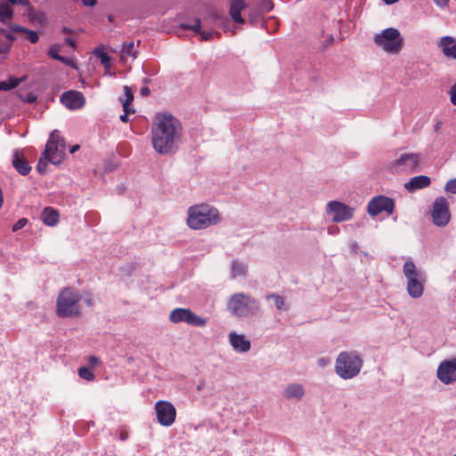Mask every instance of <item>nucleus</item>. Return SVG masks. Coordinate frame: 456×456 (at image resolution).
Here are the masks:
<instances>
[{
	"instance_id": "44",
	"label": "nucleus",
	"mask_w": 456,
	"mask_h": 456,
	"mask_svg": "<svg viewBox=\"0 0 456 456\" xmlns=\"http://www.w3.org/2000/svg\"><path fill=\"white\" fill-rule=\"evenodd\" d=\"M124 112H125V113H124V114H122V115L120 116V120H121L122 122H124V123H126V122L128 121L127 115H128L129 113H126V111H124Z\"/></svg>"
},
{
	"instance_id": "41",
	"label": "nucleus",
	"mask_w": 456,
	"mask_h": 456,
	"mask_svg": "<svg viewBox=\"0 0 456 456\" xmlns=\"http://www.w3.org/2000/svg\"><path fill=\"white\" fill-rule=\"evenodd\" d=\"M88 362H89L90 365L95 366V365H97L99 363V359H98V357H96L94 355H91L88 358Z\"/></svg>"
},
{
	"instance_id": "3",
	"label": "nucleus",
	"mask_w": 456,
	"mask_h": 456,
	"mask_svg": "<svg viewBox=\"0 0 456 456\" xmlns=\"http://www.w3.org/2000/svg\"><path fill=\"white\" fill-rule=\"evenodd\" d=\"M363 362L355 351H343L338 354L335 362V371L343 379L356 377L362 367Z\"/></svg>"
},
{
	"instance_id": "56",
	"label": "nucleus",
	"mask_w": 456,
	"mask_h": 456,
	"mask_svg": "<svg viewBox=\"0 0 456 456\" xmlns=\"http://www.w3.org/2000/svg\"><path fill=\"white\" fill-rule=\"evenodd\" d=\"M453 456H456V453Z\"/></svg>"
},
{
	"instance_id": "54",
	"label": "nucleus",
	"mask_w": 456,
	"mask_h": 456,
	"mask_svg": "<svg viewBox=\"0 0 456 456\" xmlns=\"http://www.w3.org/2000/svg\"><path fill=\"white\" fill-rule=\"evenodd\" d=\"M329 232H334V230L329 229Z\"/></svg>"
},
{
	"instance_id": "10",
	"label": "nucleus",
	"mask_w": 456,
	"mask_h": 456,
	"mask_svg": "<svg viewBox=\"0 0 456 456\" xmlns=\"http://www.w3.org/2000/svg\"><path fill=\"white\" fill-rule=\"evenodd\" d=\"M158 422L163 427L172 426L176 419V410L172 403L165 400L156 402L154 405Z\"/></svg>"
},
{
	"instance_id": "18",
	"label": "nucleus",
	"mask_w": 456,
	"mask_h": 456,
	"mask_svg": "<svg viewBox=\"0 0 456 456\" xmlns=\"http://www.w3.org/2000/svg\"><path fill=\"white\" fill-rule=\"evenodd\" d=\"M431 180L427 175H417L411 177L407 183L404 184V188L410 191L413 192L417 190L427 188L430 185Z\"/></svg>"
},
{
	"instance_id": "35",
	"label": "nucleus",
	"mask_w": 456,
	"mask_h": 456,
	"mask_svg": "<svg viewBox=\"0 0 456 456\" xmlns=\"http://www.w3.org/2000/svg\"><path fill=\"white\" fill-rule=\"evenodd\" d=\"M444 191L447 193L456 194V178L451 179L446 183Z\"/></svg>"
},
{
	"instance_id": "33",
	"label": "nucleus",
	"mask_w": 456,
	"mask_h": 456,
	"mask_svg": "<svg viewBox=\"0 0 456 456\" xmlns=\"http://www.w3.org/2000/svg\"><path fill=\"white\" fill-rule=\"evenodd\" d=\"M78 375L80 378L91 381L94 379V373L86 367H81L78 369Z\"/></svg>"
},
{
	"instance_id": "30",
	"label": "nucleus",
	"mask_w": 456,
	"mask_h": 456,
	"mask_svg": "<svg viewBox=\"0 0 456 456\" xmlns=\"http://www.w3.org/2000/svg\"><path fill=\"white\" fill-rule=\"evenodd\" d=\"M94 53L100 59L102 64L106 69H110V67H111V57L107 53L103 52L102 50H100V49L96 48L94 50Z\"/></svg>"
},
{
	"instance_id": "40",
	"label": "nucleus",
	"mask_w": 456,
	"mask_h": 456,
	"mask_svg": "<svg viewBox=\"0 0 456 456\" xmlns=\"http://www.w3.org/2000/svg\"><path fill=\"white\" fill-rule=\"evenodd\" d=\"M46 167V163L45 162H43L42 159H40L38 164H37V170L39 173H44L45 172V168Z\"/></svg>"
},
{
	"instance_id": "53",
	"label": "nucleus",
	"mask_w": 456,
	"mask_h": 456,
	"mask_svg": "<svg viewBox=\"0 0 456 456\" xmlns=\"http://www.w3.org/2000/svg\"><path fill=\"white\" fill-rule=\"evenodd\" d=\"M120 437H121V439H123V440H124V439H126V435H121V436H120Z\"/></svg>"
},
{
	"instance_id": "29",
	"label": "nucleus",
	"mask_w": 456,
	"mask_h": 456,
	"mask_svg": "<svg viewBox=\"0 0 456 456\" xmlns=\"http://www.w3.org/2000/svg\"><path fill=\"white\" fill-rule=\"evenodd\" d=\"M12 29L13 31H19V32L26 33L28 40H29L33 44L37 43L38 41V35L34 30H30V29H28L26 28H23V27H20V26L12 27Z\"/></svg>"
},
{
	"instance_id": "12",
	"label": "nucleus",
	"mask_w": 456,
	"mask_h": 456,
	"mask_svg": "<svg viewBox=\"0 0 456 456\" xmlns=\"http://www.w3.org/2000/svg\"><path fill=\"white\" fill-rule=\"evenodd\" d=\"M394 200L382 195L372 198L367 206L368 214L371 216H376L381 212H387L388 215H391L394 213Z\"/></svg>"
},
{
	"instance_id": "34",
	"label": "nucleus",
	"mask_w": 456,
	"mask_h": 456,
	"mask_svg": "<svg viewBox=\"0 0 456 456\" xmlns=\"http://www.w3.org/2000/svg\"><path fill=\"white\" fill-rule=\"evenodd\" d=\"M60 51H61L60 45H53L48 49L47 54L54 60L61 59V56L59 54Z\"/></svg>"
},
{
	"instance_id": "20",
	"label": "nucleus",
	"mask_w": 456,
	"mask_h": 456,
	"mask_svg": "<svg viewBox=\"0 0 456 456\" xmlns=\"http://www.w3.org/2000/svg\"><path fill=\"white\" fill-rule=\"evenodd\" d=\"M182 27L184 28L191 29L195 33L199 34L200 40L202 41L213 40L216 37H219L218 32L202 30L200 20H195L192 24H183Z\"/></svg>"
},
{
	"instance_id": "15",
	"label": "nucleus",
	"mask_w": 456,
	"mask_h": 456,
	"mask_svg": "<svg viewBox=\"0 0 456 456\" xmlns=\"http://www.w3.org/2000/svg\"><path fill=\"white\" fill-rule=\"evenodd\" d=\"M436 376L444 385L456 382V357L441 362L436 370Z\"/></svg>"
},
{
	"instance_id": "26",
	"label": "nucleus",
	"mask_w": 456,
	"mask_h": 456,
	"mask_svg": "<svg viewBox=\"0 0 456 456\" xmlns=\"http://www.w3.org/2000/svg\"><path fill=\"white\" fill-rule=\"evenodd\" d=\"M248 265L237 259L232 262V278L244 277L247 274Z\"/></svg>"
},
{
	"instance_id": "23",
	"label": "nucleus",
	"mask_w": 456,
	"mask_h": 456,
	"mask_svg": "<svg viewBox=\"0 0 456 456\" xmlns=\"http://www.w3.org/2000/svg\"><path fill=\"white\" fill-rule=\"evenodd\" d=\"M12 164L15 169L22 175H28L31 170L30 166L25 159H23L22 155L19 150H16L13 152Z\"/></svg>"
},
{
	"instance_id": "16",
	"label": "nucleus",
	"mask_w": 456,
	"mask_h": 456,
	"mask_svg": "<svg viewBox=\"0 0 456 456\" xmlns=\"http://www.w3.org/2000/svg\"><path fill=\"white\" fill-rule=\"evenodd\" d=\"M61 102L69 110H79L85 105L86 99L81 92L70 90L61 94Z\"/></svg>"
},
{
	"instance_id": "17",
	"label": "nucleus",
	"mask_w": 456,
	"mask_h": 456,
	"mask_svg": "<svg viewBox=\"0 0 456 456\" xmlns=\"http://www.w3.org/2000/svg\"><path fill=\"white\" fill-rule=\"evenodd\" d=\"M229 342L236 353L244 354L250 350L251 342L244 334L231 331L228 335Z\"/></svg>"
},
{
	"instance_id": "14",
	"label": "nucleus",
	"mask_w": 456,
	"mask_h": 456,
	"mask_svg": "<svg viewBox=\"0 0 456 456\" xmlns=\"http://www.w3.org/2000/svg\"><path fill=\"white\" fill-rule=\"evenodd\" d=\"M328 214L332 216L336 223L350 220L354 215V208L337 200L330 201L327 205Z\"/></svg>"
},
{
	"instance_id": "22",
	"label": "nucleus",
	"mask_w": 456,
	"mask_h": 456,
	"mask_svg": "<svg viewBox=\"0 0 456 456\" xmlns=\"http://www.w3.org/2000/svg\"><path fill=\"white\" fill-rule=\"evenodd\" d=\"M137 56V45L134 42L126 43L123 45L120 51L121 61L126 63L133 61Z\"/></svg>"
},
{
	"instance_id": "8",
	"label": "nucleus",
	"mask_w": 456,
	"mask_h": 456,
	"mask_svg": "<svg viewBox=\"0 0 456 456\" xmlns=\"http://www.w3.org/2000/svg\"><path fill=\"white\" fill-rule=\"evenodd\" d=\"M65 142L58 130L51 133L44 152V158L53 165L62 162L65 154Z\"/></svg>"
},
{
	"instance_id": "1",
	"label": "nucleus",
	"mask_w": 456,
	"mask_h": 456,
	"mask_svg": "<svg viewBox=\"0 0 456 456\" xmlns=\"http://www.w3.org/2000/svg\"><path fill=\"white\" fill-rule=\"evenodd\" d=\"M182 125L174 116L159 113L151 126V144L156 152L167 155L174 152L182 137Z\"/></svg>"
},
{
	"instance_id": "42",
	"label": "nucleus",
	"mask_w": 456,
	"mask_h": 456,
	"mask_svg": "<svg viewBox=\"0 0 456 456\" xmlns=\"http://www.w3.org/2000/svg\"><path fill=\"white\" fill-rule=\"evenodd\" d=\"M436 5L440 7H445L449 2V0H434Z\"/></svg>"
},
{
	"instance_id": "46",
	"label": "nucleus",
	"mask_w": 456,
	"mask_h": 456,
	"mask_svg": "<svg viewBox=\"0 0 456 456\" xmlns=\"http://www.w3.org/2000/svg\"><path fill=\"white\" fill-rule=\"evenodd\" d=\"M79 148H80V147H79V145H78V144H76V145H74V146H72V147L70 148L69 151H70V153H74V152H76L77 151H78V150H79Z\"/></svg>"
},
{
	"instance_id": "31",
	"label": "nucleus",
	"mask_w": 456,
	"mask_h": 456,
	"mask_svg": "<svg viewBox=\"0 0 456 456\" xmlns=\"http://www.w3.org/2000/svg\"><path fill=\"white\" fill-rule=\"evenodd\" d=\"M20 80L17 77H11L8 81H0V90L8 91L19 86Z\"/></svg>"
},
{
	"instance_id": "49",
	"label": "nucleus",
	"mask_w": 456,
	"mask_h": 456,
	"mask_svg": "<svg viewBox=\"0 0 456 456\" xmlns=\"http://www.w3.org/2000/svg\"><path fill=\"white\" fill-rule=\"evenodd\" d=\"M3 205V193H2V190L0 189V208L2 207Z\"/></svg>"
},
{
	"instance_id": "4",
	"label": "nucleus",
	"mask_w": 456,
	"mask_h": 456,
	"mask_svg": "<svg viewBox=\"0 0 456 456\" xmlns=\"http://www.w3.org/2000/svg\"><path fill=\"white\" fill-rule=\"evenodd\" d=\"M403 273L406 280V291L414 299L421 297L424 294L427 282L426 274L419 271L411 260H407L403 265Z\"/></svg>"
},
{
	"instance_id": "27",
	"label": "nucleus",
	"mask_w": 456,
	"mask_h": 456,
	"mask_svg": "<svg viewBox=\"0 0 456 456\" xmlns=\"http://www.w3.org/2000/svg\"><path fill=\"white\" fill-rule=\"evenodd\" d=\"M13 16V11L9 3L0 2V21L4 24L9 23Z\"/></svg>"
},
{
	"instance_id": "36",
	"label": "nucleus",
	"mask_w": 456,
	"mask_h": 456,
	"mask_svg": "<svg viewBox=\"0 0 456 456\" xmlns=\"http://www.w3.org/2000/svg\"><path fill=\"white\" fill-rule=\"evenodd\" d=\"M28 224L27 218H20L12 226V232H17L20 229H22L26 224Z\"/></svg>"
},
{
	"instance_id": "9",
	"label": "nucleus",
	"mask_w": 456,
	"mask_h": 456,
	"mask_svg": "<svg viewBox=\"0 0 456 456\" xmlns=\"http://www.w3.org/2000/svg\"><path fill=\"white\" fill-rule=\"evenodd\" d=\"M169 321L173 323L184 322L194 327H205L208 323L206 318L198 316L189 308L178 307L169 314Z\"/></svg>"
},
{
	"instance_id": "2",
	"label": "nucleus",
	"mask_w": 456,
	"mask_h": 456,
	"mask_svg": "<svg viewBox=\"0 0 456 456\" xmlns=\"http://www.w3.org/2000/svg\"><path fill=\"white\" fill-rule=\"evenodd\" d=\"M222 222L219 210L207 203L195 204L187 210L186 224L191 230H205Z\"/></svg>"
},
{
	"instance_id": "51",
	"label": "nucleus",
	"mask_w": 456,
	"mask_h": 456,
	"mask_svg": "<svg viewBox=\"0 0 456 456\" xmlns=\"http://www.w3.org/2000/svg\"><path fill=\"white\" fill-rule=\"evenodd\" d=\"M6 37H7L9 39H11V40H12V39H13V37H12L10 34H7V35H6Z\"/></svg>"
},
{
	"instance_id": "5",
	"label": "nucleus",
	"mask_w": 456,
	"mask_h": 456,
	"mask_svg": "<svg viewBox=\"0 0 456 456\" xmlns=\"http://www.w3.org/2000/svg\"><path fill=\"white\" fill-rule=\"evenodd\" d=\"M81 296L70 288L63 289L56 300V313L60 317H74L80 314Z\"/></svg>"
},
{
	"instance_id": "47",
	"label": "nucleus",
	"mask_w": 456,
	"mask_h": 456,
	"mask_svg": "<svg viewBox=\"0 0 456 456\" xmlns=\"http://www.w3.org/2000/svg\"><path fill=\"white\" fill-rule=\"evenodd\" d=\"M383 1L387 4H392L398 2L399 0H383Z\"/></svg>"
},
{
	"instance_id": "25",
	"label": "nucleus",
	"mask_w": 456,
	"mask_h": 456,
	"mask_svg": "<svg viewBox=\"0 0 456 456\" xmlns=\"http://www.w3.org/2000/svg\"><path fill=\"white\" fill-rule=\"evenodd\" d=\"M41 219L45 224L55 226L59 223V214L54 208L47 207L43 210Z\"/></svg>"
},
{
	"instance_id": "55",
	"label": "nucleus",
	"mask_w": 456,
	"mask_h": 456,
	"mask_svg": "<svg viewBox=\"0 0 456 456\" xmlns=\"http://www.w3.org/2000/svg\"><path fill=\"white\" fill-rule=\"evenodd\" d=\"M329 232H334V230L329 229Z\"/></svg>"
},
{
	"instance_id": "19",
	"label": "nucleus",
	"mask_w": 456,
	"mask_h": 456,
	"mask_svg": "<svg viewBox=\"0 0 456 456\" xmlns=\"http://www.w3.org/2000/svg\"><path fill=\"white\" fill-rule=\"evenodd\" d=\"M304 395L305 388L302 385L297 383L288 385L282 392V396L287 400L300 401Z\"/></svg>"
},
{
	"instance_id": "11",
	"label": "nucleus",
	"mask_w": 456,
	"mask_h": 456,
	"mask_svg": "<svg viewBox=\"0 0 456 456\" xmlns=\"http://www.w3.org/2000/svg\"><path fill=\"white\" fill-rule=\"evenodd\" d=\"M421 156L418 153H404L395 160L390 168L395 173H411L417 170Z\"/></svg>"
},
{
	"instance_id": "32",
	"label": "nucleus",
	"mask_w": 456,
	"mask_h": 456,
	"mask_svg": "<svg viewBox=\"0 0 456 456\" xmlns=\"http://www.w3.org/2000/svg\"><path fill=\"white\" fill-rule=\"evenodd\" d=\"M267 299H273L275 306L278 310H286L285 301L280 295L271 293L266 296Z\"/></svg>"
},
{
	"instance_id": "45",
	"label": "nucleus",
	"mask_w": 456,
	"mask_h": 456,
	"mask_svg": "<svg viewBox=\"0 0 456 456\" xmlns=\"http://www.w3.org/2000/svg\"><path fill=\"white\" fill-rule=\"evenodd\" d=\"M65 42H66V44H67V45H69V46H71L72 48H74V47H75V42H74V40H73V39H71V38H66V39H65Z\"/></svg>"
},
{
	"instance_id": "39",
	"label": "nucleus",
	"mask_w": 456,
	"mask_h": 456,
	"mask_svg": "<svg viewBox=\"0 0 456 456\" xmlns=\"http://www.w3.org/2000/svg\"><path fill=\"white\" fill-rule=\"evenodd\" d=\"M8 2L12 4H21L24 6H27L29 4V2L28 0H8Z\"/></svg>"
},
{
	"instance_id": "38",
	"label": "nucleus",
	"mask_w": 456,
	"mask_h": 456,
	"mask_svg": "<svg viewBox=\"0 0 456 456\" xmlns=\"http://www.w3.org/2000/svg\"><path fill=\"white\" fill-rule=\"evenodd\" d=\"M273 5L272 2L265 0L262 3L261 9L264 12H270L273 9Z\"/></svg>"
},
{
	"instance_id": "21",
	"label": "nucleus",
	"mask_w": 456,
	"mask_h": 456,
	"mask_svg": "<svg viewBox=\"0 0 456 456\" xmlns=\"http://www.w3.org/2000/svg\"><path fill=\"white\" fill-rule=\"evenodd\" d=\"M439 47L443 53L448 57L456 60V39L452 37L446 36L441 38Z\"/></svg>"
},
{
	"instance_id": "52",
	"label": "nucleus",
	"mask_w": 456,
	"mask_h": 456,
	"mask_svg": "<svg viewBox=\"0 0 456 456\" xmlns=\"http://www.w3.org/2000/svg\"><path fill=\"white\" fill-rule=\"evenodd\" d=\"M63 32H64V33H69V30L68 28H65L63 29Z\"/></svg>"
},
{
	"instance_id": "43",
	"label": "nucleus",
	"mask_w": 456,
	"mask_h": 456,
	"mask_svg": "<svg viewBox=\"0 0 456 456\" xmlns=\"http://www.w3.org/2000/svg\"><path fill=\"white\" fill-rule=\"evenodd\" d=\"M150 92H151V91H150V89H149L148 87H142V88L141 89V94H142V96H148V95L150 94Z\"/></svg>"
},
{
	"instance_id": "48",
	"label": "nucleus",
	"mask_w": 456,
	"mask_h": 456,
	"mask_svg": "<svg viewBox=\"0 0 456 456\" xmlns=\"http://www.w3.org/2000/svg\"><path fill=\"white\" fill-rule=\"evenodd\" d=\"M57 61H60L63 63H69V61L63 56H61V59H57Z\"/></svg>"
},
{
	"instance_id": "7",
	"label": "nucleus",
	"mask_w": 456,
	"mask_h": 456,
	"mask_svg": "<svg viewBox=\"0 0 456 456\" xmlns=\"http://www.w3.org/2000/svg\"><path fill=\"white\" fill-rule=\"evenodd\" d=\"M374 43L385 53L397 54L403 45V37L400 31L395 28H387L374 36Z\"/></svg>"
},
{
	"instance_id": "24",
	"label": "nucleus",
	"mask_w": 456,
	"mask_h": 456,
	"mask_svg": "<svg viewBox=\"0 0 456 456\" xmlns=\"http://www.w3.org/2000/svg\"><path fill=\"white\" fill-rule=\"evenodd\" d=\"M245 8L243 0H233L230 8V14L234 22L243 24L244 19L241 17L240 12Z\"/></svg>"
},
{
	"instance_id": "6",
	"label": "nucleus",
	"mask_w": 456,
	"mask_h": 456,
	"mask_svg": "<svg viewBox=\"0 0 456 456\" xmlns=\"http://www.w3.org/2000/svg\"><path fill=\"white\" fill-rule=\"evenodd\" d=\"M228 311L237 317H248L258 313L259 303L249 295L236 293L227 302Z\"/></svg>"
},
{
	"instance_id": "28",
	"label": "nucleus",
	"mask_w": 456,
	"mask_h": 456,
	"mask_svg": "<svg viewBox=\"0 0 456 456\" xmlns=\"http://www.w3.org/2000/svg\"><path fill=\"white\" fill-rule=\"evenodd\" d=\"M123 91H124V94H125V97H126L125 101L123 102V110L126 113H134V110L130 108V105H131V103H132V102L134 100L133 91L127 86H125L123 87Z\"/></svg>"
},
{
	"instance_id": "50",
	"label": "nucleus",
	"mask_w": 456,
	"mask_h": 456,
	"mask_svg": "<svg viewBox=\"0 0 456 456\" xmlns=\"http://www.w3.org/2000/svg\"><path fill=\"white\" fill-rule=\"evenodd\" d=\"M87 304H88L89 305H93V302H92V300H91V299H88V300H87Z\"/></svg>"
},
{
	"instance_id": "37",
	"label": "nucleus",
	"mask_w": 456,
	"mask_h": 456,
	"mask_svg": "<svg viewBox=\"0 0 456 456\" xmlns=\"http://www.w3.org/2000/svg\"><path fill=\"white\" fill-rule=\"evenodd\" d=\"M450 100L451 102L456 106V83L452 86L450 90Z\"/></svg>"
},
{
	"instance_id": "13",
	"label": "nucleus",
	"mask_w": 456,
	"mask_h": 456,
	"mask_svg": "<svg viewBox=\"0 0 456 456\" xmlns=\"http://www.w3.org/2000/svg\"><path fill=\"white\" fill-rule=\"evenodd\" d=\"M432 219L436 225L445 226L450 219L451 214L445 198L438 197L433 203Z\"/></svg>"
}]
</instances>
